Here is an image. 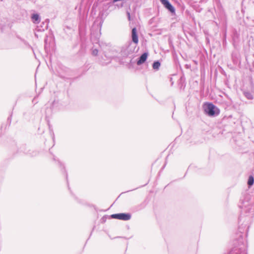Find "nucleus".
Listing matches in <instances>:
<instances>
[{
    "label": "nucleus",
    "instance_id": "nucleus-13",
    "mask_svg": "<svg viewBox=\"0 0 254 254\" xmlns=\"http://www.w3.org/2000/svg\"><path fill=\"white\" fill-rule=\"evenodd\" d=\"M93 53L94 55H96L98 53V51L97 50H95L93 51Z\"/></svg>",
    "mask_w": 254,
    "mask_h": 254
},
{
    "label": "nucleus",
    "instance_id": "nucleus-14",
    "mask_svg": "<svg viewBox=\"0 0 254 254\" xmlns=\"http://www.w3.org/2000/svg\"><path fill=\"white\" fill-rule=\"evenodd\" d=\"M58 164L60 167H62V163L58 161Z\"/></svg>",
    "mask_w": 254,
    "mask_h": 254
},
{
    "label": "nucleus",
    "instance_id": "nucleus-10",
    "mask_svg": "<svg viewBox=\"0 0 254 254\" xmlns=\"http://www.w3.org/2000/svg\"><path fill=\"white\" fill-rule=\"evenodd\" d=\"M160 66V64L159 62H155L153 64V68L155 69H158Z\"/></svg>",
    "mask_w": 254,
    "mask_h": 254
},
{
    "label": "nucleus",
    "instance_id": "nucleus-2",
    "mask_svg": "<svg viewBox=\"0 0 254 254\" xmlns=\"http://www.w3.org/2000/svg\"><path fill=\"white\" fill-rule=\"evenodd\" d=\"M111 217L113 219L127 221L131 218V215L129 213H118L112 214Z\"/></svg>",
    "mask_w": 254,
    "mask_h": 254
},
{
    "label": "nucleus",
    "instance_id": "nucleus-17",
    "mask_svg": "<svg viewBox=\"0 0 254 254\" xmlns=\"http://www.w3.org/2000/svg\"><path fill=\"white\" fill-rule=\"evenodd\" d=\"M217 111H218V112L217 113L218 114L219 112V110L218 109H217Z\"/></svg>",
    "mask_w": 254,
    "mask_h": 254
},
{
    "label": "nucleus",
    "instance_id": "nucleus-7",
    "mask_svg": "<svg viewBox=\"0 0 254 254\" xmlns=\"http://www.w3.org/2000/svg\"><path fill=\"white\" fill-rule=\"evenodd\" d=\"M31 19L33 22L35 24H38L40 22V17L38 13L33 14L31 16Z\"/></svg>",
    "mask_w": 254,
    "mask_h": 254
},
{
    "label": "nucleus",
    "instance_id": "nucleus-9",
    "mask_svg": "<svg viewBox=\"0 0 254 254\" xmlns=\"http://www.w3.org/2000/svg\"><path fill=\"white\" fill-rule=\"evenodd\" d=\"M254 182V179L253 177L252 176H250L249 178V180H248V184L249 186H252V185H253Z\"/></svg>",
    "mask_w": 254,
    "mask_h": 254
},
{
    "label": "nucleus",
    "instance_id": "nucleus-4",
    "mask_svg": "<svg viewBox=\"0 0 254 254\" xmlns=\"http://www.w3.org/2000/svg\"><path fill=\"white\" fill-rule=\"evenodd\" d=\"M9 28V23L7 19H3L1 20L0 23V30L1 32H4L6 30Z\"/></svg>",
    "mask_w": 254,
    "mask_h": 254
},
{
    "label": "nucleus",
    "instance_id": "nucleus-5",
    "mask_svg": "<svg viewBox=\"0 0 254 254\" xmlns=\"http://www.w3.org/2000/svg\"><path fill=\"white\" fill-rule=\"evenodd\" d=\"M164 6L172 13H174L175 9L174 7L170 3L168 0H160Z\"/></svg>",
    "mask_w": 254,
    "mask_h": 254
},
{
    "label": "nucleus",
    "instance_id": "nucleus-16",
    "mask_svg": "<svg viewBox=\"0 0 254 254\" xmlns=\"http://www.w3.org/2000/svg\"><path fill=\"white\" fill-rule=\"evenodd\" d=\"M53 159H54V160H56V158H55V156H54V157H53Z\"/></svg>",
    "mask_w": 254,
    "mask_h": 254
},
{
    "label": "nucleus",
    "instance_id": "nucleus-6",
    "mask_svg": "<svg viewBox=\"0 0 254 254\" xmlns=\"http://www.w3.org/2000/svg\"><path fill=\"white\" fill-rule=\"evenodd\" d=\"M131 37H132V41L134 43L137 44L138 42V36L137 34L136 29L135 28H133L132 29Z\"/></svg>",
    "mask_w": 254,
    "mask_h": 254
},
{
    "label": "nucleus",
    "instance_id": "nucleus-1",
    "mask_svg": "<svg viewBox=\"0 0 254 254\" xmlns=\"http://www.w3.org/2000/svg\"><path fill=\"white\" fill-rule=\"evenodd\" d=\"M45 42V49L46 52H50L51 49L54 47V42L51 36H47L44 40Z\"/></svg>",
    "mask_w": 254,
    "mask_h": 254
},
{
    "label": "nucleus",
    "instance_id": "nucleus-15",
    "mask_svg": "<svg viewBox=\"0 0 254 254\" xmlns=\"http://www.w3.org/2000/svg\"><path fill=\"white\" fill-rule=\"evenodd\" d=\"M58 75H59V76H60V77H61L62 78L63 77V75H62V74H61V73H58Z\"/></svg>",
    "mask_w": 254,
    "mask_h": 254
},
{
    "label": "nucleus",
    "instance_id": "nucleus-3",
    "mask_svg": "<svg viewBox=\"0 0 254 254\" xmlns=\"http://www.w3.org/2000/svg\"><path fill=\"white\" fill-rule=\"evenodd\" d=\"M204 108V112L209 116H213L215 115L216 107L212 103H206Z\"/></svg>",
    "mask_w": 254,
    "mask_h": 254
},
{
    "label": "nucleus",
    "instance_id": "nucleus-8",
    "mask_svg": "<svg viewBox=\"0 0 254 254\" xmlns=\"http://www.w3.org/2000/svg\"><path fill=\"white\" fill-rule=\"evenodd\" d=\"M148 54L146 53L143 54L140 57L139 60L137 62V64L140 65L144 63L147 58Z\"/></svg>",
    "mask_w": 254,
    "mask_h": 254
},
{
    "label": "nucleus",
    "instance_id": "nucleus-12",
    "mask_svg": "<svg viewBox=\"0 0 254 254\" xmlns=\"http://www.w3.org/2000/svg\"><path fill=\"white\" fill-rule=\"evenodd\" d=\"M58 102L55 100L53 102V105H52V107L53 108H55L57 106V104H58Z\"/></svg>",
    "mask_w": 254,
    "mask_h": 254
},
{
    "label": "nucleus",
    "instance_id": "nucleus-11",
    "mask_svg": "<svg viewBox=\"0 0 254 254\" xmlns=\"http://www.w3.org/2000/svg\"><path fill=\"white\" fill-rule=\"evenodd\" d=\"M47 28V25L46 24L45 26V28H39L38 26H37V27L36 28V30L38 31H44V29L45 28Z\"/></svg>",
    "mask_w": 254,
    "mask_h": 254
}]
</instances>
